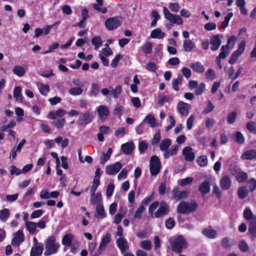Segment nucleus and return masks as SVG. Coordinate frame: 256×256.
Here are the masks:
<instances>
[{"instance_id": "f03ea898", "label": "nucleus", "mask_w": 256, "mask_h": 256, "mask_svg": "<svg viewBox=\"0 0 256 256\" xmlns=\"http://www.w3.org/2000/svg\"><path fill=\"white\" fill-rule=\"evenodd\" d=\"M171 246L174 252L180 254L188 247V243L182 236L180 235L171 243Z\"/></svg>"}, {"instance_id": "393cba45", "label": "nucleus", "mask_w": 256, "mask_h": 256, "mask_svg": "<svg viewBox=\"0 0 256 256\" xmlns=\"http://www.w3.org/2000/svg\"><path fill=\"white\" fill-rule=\"evenodd\" d=\"M165 35L164 32H162V30L157 28L153 30L150 33V37L152 38H162Z\"/></svg>"}, {"instance_id": "2f4dec72", "label": "nucleus", "mask_w": 256, "mask_h": 256, "mask_svg": "<svg viewBox=\"0 0 256 256\" xmlns=\"http://www.w3.org/2000/svg\"><path fill=\"white\" fill-rule=\"evenodd\" d=\"M202 234L210 238H214L216 237V232L212 229L205 228L202 230Z\"/></svg>"}, {"instance_id": "4be33fe9", "label": "nucleus", "mask_w": 256, "mask_h": 256, "mask_svg": "<svg viewBox=\"0 0 256 256\" xmlns=\"http://www.w3.org/2000/svg\"><path fill=\"white\" fill-rule=\"evenodd\" d=\"M236 5L240 9V13L243 16H247L248 14V10L246 8L245 0H236Z\"/></svg>"}, {"instance_id": "c9c22d12", "label": "nucleus", "mask_w": 256, "mask_h": 256, "mask_svg": "<svg viewBox=\"0 0 256 256\" xmlns=\"http://www.w3.org/2000/svg\"><path fill=\"white\" fill-rule=\"evenodd\" d=\"M98 114L102 118L104 116H106L108 114V108L104 106H100L97 108Z\"/></svg>"}, {"instance_id": "37998d69", "label": "nucleus", "mask_w": 256, "mask_h": 256, "mask_svg": "<svg viewBox=\"0 0 256 256\" xmlns=\"http://www.w3.org/2000/svg\"><path fill=\"white\" fill-rule=\"evenodd\" d=\"M95 216L96 218L104 217V210L102 204H98L96 206V213Z\"/></svg>"}, {"instance_id": "09e8293b", "label": "nucleus", "mask_w": 256, "mask_h": 256, "mask_svg": "<svg viewBox=\"0 0 256 256\" xmlns=\"http://www.w3.org/2000/svg\"><path fill=\"white\" fill-rule=\"evenodd\" d=\"M233 13L230 12L228 16H225L224 20L220 26V28L224 29L228 26L230 19L232 17Z\"/></svg>"}, {"instance_id": "9d476101", "label": "nucleus", "mask_w": 256, "mask_h": 256, "mask_svg": "<svg viewBox=\"0 0 256 256\" xmlns=\"http://www.w3.org/2000/svg\"><path fill=\"white\" fill-rule=\"evenodd\" d=\"M222 38V34H219L212 36L210 39V44H212L210 48L213 51H216L220 48L222 42L220 38Z\"/></svg>"}, {"instance_id": "69168bd1", "label": "nucleus", "mask_w": 256, "mask_h": 256, "mask_svg": "<svg viewBox=\"0 0 256 256\" xmlns=\"http://www.w3.org/2000/svg\"><path fill=\"white\" fill-rule=\"evenodd\" d=\"M40 92L43 95H46L50 91V87L48 85L41 84L40 88Z\"/></svg>"}, {"instance_id": "e2e57ef3", "label": "nucleus", "mask_w": 256, "mask_h": 256, "mask_svg": "<svg viewBox=\"0 0 256 256\" xmlns=\"http://www.w3.org/2000/svg\"><path fill=\"white\" fill-rule=\"evenodd\" d=\"M246 128L252 133H256V127L255 126V122H254L250 121L248 122L246 124Z\"/></svg>"}, {"instance_id": "ddd939ff", "label": "nucleus", "mask_w": 256, "mask_h": 256, "mask_svg": "<svg viewBox=\"0 0 256 256\" xmlns=\"http://www.w3.org/2000/svg\"><path fill=\"white\" fill-rule=\"evenodd\" d=\"M174 198L176 200L186 199L188 197V192L186 191H180L178 188L176 186L172 190Z\"/></svg>"}, {"instance_id": "4468645a", "label": "nucleus", "mask_w": 256, "mask_h": 256, "mask_svg": "<svg viewBox=\"0 0 256 256\" xmlns=\"http://www.w3.org/2000/svg\"><path fill=\"white\" fill-rule=\"evenodd\" d=\"M182 154L184 156L185 160L188 162H192L195 158V154L192 151V148L190 146H186L182 150Z\"/></svg>"}, {"instance_id": "ea45409f", "label": "nucleus", "mask_w": 256, "mask_h": 256, "mask_svg": "<svg viewBox=\"0 0 256 256\" xmlns=\"http://www.w3.org/2000/svg\"><path fill=\"white\" fill-rule=\"evenodd\" d=\"M122 91V87L120 85L117 86L115 88H112L110 90V94L114 98L118 97Z\"/></svg>"}, {"instance_id": "f8f14e48", "label": "nucleus", "mask_w": 256, "mask_h": 256, "mask_svg": "<svg viewBox=\"0 0 256 256\" xmlns=\"http://www.w3.org/2000/svg\"><path fill=\"white\" fill-rule=\"evenodd\" d=\"M190 105L182 102L178 103L177 108L179 112L183 116H186L188 115L189 110L190 108Z\"/></svg>"}, {"instance_id": "aec40b11", "label": "nucleus", "mask_w": 256, "mask_h": 256, "mask_svg": "<svg viewBox=\"0 0 256 256\" xmlns=\"http://www.w3.org/2000/svg\"><path fill=\"white\" fill-rule=\"evenodd\" d=\"M242 160H252L256 158V150H250L246 151L242 156Z\"/></svg>"}, {"instance_id": "f257e3e1", "label": "nucleus", "mask_w": 256, "mask_h": 256, "mask_svg": "<svg viewBox=\"0 0 256 256\" xmlns=\"http://www.w3.org/2000/svg\"><path fill=\"white\" fill-rule=\"evenodd\" d=\"M198 206L197 202L194 200L189 202H182L178 206L176 210L178 213L186 214L195 211Z\"/></svg>"}, {"instance_id": "4c0bfd02", "label": "nucleus", "mask_w": 256, "mask_h": 256, "mask_svg": "<svg viewBox=\"0 0 256 256\" xmlns=\"http://www.w3.org/2000/svg\"><path fill=\"white\" fill-rule=\"evenodd\" d=\"M248 174L246 172H240L237 174L236 176V180L240 183L245 182L248 179Z\"/></svg>"}, {"instance_id": "f3484780", "label": "nucleus", "mask_w": 256, "mask_h": 256, "mask_svg": "<svg viewBox=\"0 0 256 256\" xmlns=\"http://www.w3.org/2000/svg\"><path fill=\"white\" fill-rule=\"evenodd\" d=\"M135 148L133 142H126L121 146V148L123 152L126 154H131Z\"/></svg>"}, {"instance_id": "39448f33", "label": "nucleus", "mask_w": 256, "mask_h": 256, "mask_svg": "<svg viewBox=\"0 0 256 256\" xmlns=\"http://www.w3.org/2000/svg\"><path fill=\"white\" fill-rule=\"evenodd\" d=\"M163 12L165 18L170 22L173 24H176L178 25H180L182 24V19L179 15L174 14L170 13L165 6L163 8Z\"/></svg>"}, {"instance_id": "864d4df0", "label": "nucleus", "mask_w": 256, "mask_h": 256, "mask_svg": "<svg viewBox=\"0 0 256 256\" xmlns=\"http://www.w3.org/2000/svg\"><path fill=\"white\" fill-rule=\"evenodd\" d=\"M140 246L146 250H150L152 248V242L149 240H143L140 242Z\"/></svg>"}, {"instance_id": "dca6fc26", "label": "nucleus", "mask_w": 256, "mask_h": 256, "mask_svg": "<svg viewBox=\"0 0 256 256\" xmlns=\"http://www.w3.org/2000/svg\"><path fill=\"white\" fill-rule=\"evenodd\" d=\"M118 248L122 253L126 252L128 248V244L126 240L123 237H120L116 242Z\"/></svg>"}, {"instance_id": "774afa93", "label": "nucleus", "mask_w": 256, "mask_h": 256, "mask_svg": "<svg viewBox=\"0 0 256 256\" xmlns=\"http://www.w3.org/2000/svg\"><path fill=\"white\" fill-rule=\"evenodd\" d=\"M196 88L195 94L196 96L200 95L205 90V84L204 83H201Z\"/></svg>"}, {"instance_id": "5fc2aeb1", "label": "nucleus", "mask_w": 256, "mask_h": 256, "mask_svg": "<svg viewBox=\"0 0 256 256\" xmlns=\"http://www.w3.org/2000/svg\"><path fill=\"white\" fill-rule=\"evenodd\" d=\"M198 164L200 166H206L208 164V159L206 156H198L197 159Z\"/></svg>"}, {"instance_id": "cd10ccee", "label": "nucleus", "mask_w": 256, "mask_h": 256, "mask_svg": "<svg viewBox=\"0 0 256 256\" xmlns=\"http://www.w3.org/2000/svg\"><path fill=\"white\" fill-rule=\"evenodd\" d=\"M171 144V140L169 138H164L162 140L160 144V150L166 152L168 148Z\"/></svg>"}, {"instance_id": "a18cd8bd", "label": "nucleus", "mask_w": 256, "mask_h": 256, "mask_svg": "<svg viewBox=\"0 0 256 256\" xmlns=\"http://www.w3.org/2000/svg\"><path fill=\"white\" fill-rule=\"evenodd\" d=\"M10 215V212L8 208H4L0 211V219L2 222H6Z\"/></svg>"}, {"instance_id": "7ed1b4c3", "label": "nucleus", "mask_w": 256, "mask_h": 256, "mask_svg": "<svg viewBox=\"0 0 256 256\" xmlns=\"http://www.w3.org/2000/svg\"><path fill=\"white\" fill-rule=\"evenodd\" d=\"M59 247L60 244L56 242L55 236H50L46 242L44 254L48 256L56 253Z\"/></svg>"}, {"instance_id": "c85d7f7f", "label": "nucleus", "mask_w": 256, "mask_h": 256, "mask_svg": "<svg viewBox=\"0 0 256 256\" xmlns=\"http://www.w3.org/2000/svg\"><path fill=\"white\" fill-rule=\"evenodd\" d=\"M183 80V76L182 74H179L176 78H173L172 80V88L176 91L180 90L178 85L180 84Z\"/></svg>"}, {"instance_id": "de8ad7c7", "label": "nucleus", "mask_w": 256, "mask_h": 256, "mask_svg": "<svg viewBox=\"0 0 256 256\" xmlns=\"http://www.w3.org/2000/svg\"><path fill=\"white\" fill-rule=\"evenodd\" d=\"M90 202L94 204L97 205L98 204H101V194L100 193H96L91 195Z\"/></svg>"}, {"instance_id": "412c9836", "label": "nucleus", "mask_w": 256, "mask_h": 256, "mask_svg": "<svg viewBox=\"0 0 256 256\" xmlns=\"http://www.w3.org/2000/svg\"><path fill=\"white\" fill-rule=\"evenodd\" d=\"M74 238V236L72 234H67L62 238V244L65 246H70L72 244Z\"/></svg>"}, {"instance_id": "7c9ffc66", "label": "nucleus", "mask_w": 256, "mask_h": 256, "mask_svg": "<svg viewBox=\"0 0 256 256\" xmlns=\"http://www.w3.org/2000/svg\"><path fill=\"white\" fill-rule=\"evenodd\" d=\"M195 47V44L190 40H186L184 41L183 48L185 52H189Z\"/></svg>"}, {"instance_id": "473e14b6", "label": "nucleus", "mask_w": 256, "mask_h": 256, "mask_svg": "<svg viewBox=\"0 0 256 256\" xmlns=\"http://www.w3.org/2000/svg\"><path fill=\"white\" fill-rule=\"evenodd\" d=\"M13 72L16 75L21 77L24 75L26 73V70L22 66H16L13 68Z\"/></svg>"}, {"instance_id": "338daca9", "label": "nucleus", "mask_w": 256, "mask_h": 256, "mask_svg": "<svg viewBox=\"0 0 256 256\" xmlns=\"http://www.w3.org/2000/svg\"><path fill=\"white\" fill-rule=\"evenodd\" d=\"M148 144L144 141H141L138 143V150L140 154L144 153L148 148Z\"/></svg>"}, {"instance_id": "c756f323", "label": "nucleus", "mask_w": 256, "mask_h": 256, "mask_svg": "<svg viewBox=\"0 0 256 256\" xmlns=\"http://www.w3.org/2000/svg\"><path fill=\"white\" fill-rule=\"evenodd\" d=\"M190 67L198 73H201L204 71V66L199 62L191 64Z\"/></svg>"}, {"instance_id": "3c124183", "label": "nucleus", "mask_w": 256, "mask_h": 256, "mask_svg": "<svg viewBox=\"0 0 256 256\" xmlns=\"http://www.w3.org/2000/svg\"><path fill=\"white\" fill-rule=\"evenodd\" d=\"M69 94L72 96H78L81 94L83 90L81 88H72L69 90Z\"/></svg>"}, {"instance_id": "052dcab7", "label": "nucleus", "mask_w": 256, "mask_h": 256, "mask_svg": "<svg viewBox=\"0 0 256 256\" xmlns=\"http://www.w3.org/2000/svg\"><path fill=\"white\" fill-rule=\"evenodd\" d=\"M161 138V136L160 130H158L154 134V138L152 140V145H156L159 143Z\"/></svg>"}, {"instance_id": "8fccbe9b", "label": "nucleus", "mask_w": 256, "mask_h": 256, "mask_svg": "<svg viewBox=\"0 0 256 256\" xmlns=\"http://www.w3.org/2000/svg\"><path fill=\"white\" fill-rule=\"evenodd\" d=\"M14 96L18 101H22L21 88L20 86H16L14 91Z\"/></svg>"}, {"instance_id": "bb28decb", "label": "nucleus", "mask_w": 256, "mask_h": 256, "mask_svg": "<svg viewBox=\"0 0 256 256\" xmlns=\"http://www.w3.org/2000/svg\"><path fill=\"white\" fill-rule=\"evenodd\" d=\"M244 216L250 222L256 221V217L254 216L249 208H246L244 212Z\"/></svg>"}, {"instance_id": "4d7b16f0", "label": "nucleus", "mask_w": 256, "mask_h": 256, "mask_svg": "<svg viewBox=\"0 0 256 256\" xmlns=\"http://www.w3.org/2000/svg\"><path fill=\"white\" fill-rule=\"evenodd\" d=\"M145 210V208L144 206H140L136 210L134 215V218H138L140 219L142 218V214L144 212Z\"/></svg>"}, {"instance_id": "bf43d9fd", "label": "nucleus", "mask_w": 256, "mask_h": 256, "mask_svg": "<svg viewBox=\"0 0 256 256\" xmlns=\"http://www.w3.org/2000/svg\"><path fill=\"white\" fill-rule=\"evenodd\" d=\"M66 120L64 118L58 119L52 122V124L56 128H59L63 127L65 124Z\"/></svg>"}, {"instance_id": "680f3d73", "label": "nucleus", "mask_w": 256, "mask_h": 256, "mask_svg": "<svg viewBox=\"0 0 256 256\" xmlns=\"http://www.w3.org/2000/svg\"><path fill=\"white\" fill-rule=\"evenodd\" d=\"M170 97L165 95H160L158 96V104L159 105L162 106L163 104L169 100Z\"/></svg>"}, {"instance_id": "6e6d98bb", "label": "nucleus", "mask_w": 256, "mask_h": 256, "mask_svg": "<svg viewBox=\"0 0 256 256\" xmlns=\"http://www.w3.org/2000/svg\"><path fill=\"white\" fill-rule=\"evenodd\" d=\"M160 204L158 202H154L150 206L148 212L152 216L154 217V212L160 206Z\"/></svg>"}, {"instance_id": "603ef678", "label": "nucleus", "mask_w": 256, "mask_h": 256, "mask_svg": "<svg viewBox=\"0 0 256 256\" xmlns=\"http://www.w3.org/2000/svg\"><path fill=\"white\" fill-rule=\"evenodd\" d=\"M227 46H222L221 48L220 51V54L217 57L219 58H220L224 59L225 58L226 56H228V48H226Z\"/></svg>"}, {"instance_id": "423d86ee", "label": "nucleus", "mask_w": 256, "mask_h": 256, "mask_svg": "<svg viewBox=\"0 0 256 256\" xmlns=\"http://www.w3.org/2000/svg\"><path fill=\"white\" fill-rule=\"evenodd\" d=\"M94 118L92 112H86L80 114L77 124L79 126L86 125L90 123Z\"/></svg>"}, {"instance_id": "13d9d810", "label": "nucleus", "mask_w": 256, "mask_h": 256, "mask_svg": "<svg viewBox=\"0 0 256 256\" xmlns=\"http://www.w3.org/2000/svg\"><path fill=\"white\" fill-rule=\"evenodd\" d=\"M152 45L150 42H147L144 44L143 48L142 51L145 54H150L152 52Z\"/></svg>"}, {"instance_id": "58836bf2", "label": "nucleus", "mask_w": 256, "mask_h": 256, "mask_svg": "<svg viewBox=\"0 0 256 256\" xmlns=\"http://www.w3.org/2000/svg\"><path fill=\"white\" fill-rule=\"evenodd\" d=\"M238 194L240 199H244L248 196V191L244 186L240 187L238 189Z\"/></svg>"}, {"instance_id": "b1692460", "label": "nucleus", "mask_w": 256, "mask_h": 256, "mask_svg": "<svg viewBox=\"0 0 256 256\" xmlns=\"http://www.w3.org/2000/svg\"><path fill=\"white\" fill-rule=\"evenodd\" d=\"M178 150V146L176 145L172 146L170 149L166 151L164 154V156L165 158H168L170 156H172L176 154Z\"/></svg>"}, {"instance_id": "1a4fd4ad", "label": "nucleus", "mask_w": 256, "mask_h": 256, "mask_svg": "<svg viewBox=\"0 0 256 256\" xmlns=\"http://www.w3.org/2000/svg\"><path fill=\"white\" fill-rule=\"evenodd\" d=\"M122 164L120 162H116L114 164L107 166L106 172L108 175H114L117 174L122 168Z\"/></svg>"}, {"instance_id": "5701e85b", "label": "nucleus", "mask_w": 256, "mask_h": 256, "mask_svg": "<svg viewBox=\"0 0 256 256\" xmlns=\"http://www.w3.org/2000/svg\"><path fill=\"white\" fill-rule=\"evenodd\" d=\"M43 245H38L32 247L30 251V256H39L43 252Z\"/></svg>"}, {"instance_id": "a878e982", "label": "nucleus", "mask_w": 256, "mask_h": 256, "mask_svg": "<svg viewBox=\"0 0 256 256\" xmlns=\"http://www.w3.org/2000/svg\"><path fill=\"white\" fill-rule=\"evenodd\" d=\"M222 246L226 249L230 248L234 244V240L230 238L226 237L221 241Z\"/></svg>"}, {"instance_id": "6ab92c4d", "label": "nucleus", "mask_w": 256, "mask_h": 256, "mask_svg": "<svg viewBox=\"0 0 256 256\" xmlns=\"http://www.w3.org/2000/svg\"><path fill=\"white\" fill-rule=\"evenodd\" d=\"M210 178L202 182L198 187L199 191L203 194H206L210 191Z\"/></svg>"}, {"instance_id": "9b49d317", "label": "nucleus", "mask_w": 256, "mask_h": 256, "mask_svg": "<svg viewBox=\"0 0 256 256\" xmlns=\"http://www.w3.org/2000/svg\"><path fill=\"white\" fill-rule=\"evenodd\" d=\"M24 240V236L21 230H18L14 234V238L12 240V244L16 247L18 246Z\"/></svg>"}, {"instance_id": "6e6552de", "label": "nucleus", "mask_w": 256, "mask_h": 256, "mask_svg": "<svg viewBox=\"0 0 256 256\" xmlns=\"http://www.w3.org/2000/svg\"><path fill=\"white\" fill-rule=\"evenodd\" d=\"M120 24V22L116 17L108 18L106 20L104 23L105 26L110 30L116 28Z\"/></svg>"}, {"instance_id": "20e7f679", "label": "nucleus", "mask_w": 256, "mask_h": 256, "mask_svg": "<svg viewBox=\"0 0 256 256\" xmlns=\"http://www.w3.org/2000/svg\"><path fill=\"white\" fill-rule=\"evenodd\" d=\"M160 162L159 158L156 156H153L150 160V168L151 174L153 176L157 175L160 170Z\"/></svg>"}, {"instance_id": "a211bd4d", "label": "nucleus", "mask_w": 256, "mask_h": 256, "mask_svg": "<svg viewBox=\"0 0 256 256\" xmlns=\"http://www.w3.org/2000/svg\"><path fill=\"white\" fill-rule=\"evenodd\" d=\"M111 240V235L110 233H108L106 236L102 238L101 242L99 246L98 252L99 254H100L103 250L106 248V245Z\"/></svg>"}, {"instance_id": "a19ab883", "label": "nucleus", "mask_w": 256, "mask_h": 256, "mask_svg": "<svg viewBox=\"0 0 256 256\" xmlns=\"http://www.w3.org/2000/svg\"><path fill=\"white\" fill-rule=\"evenodd\" d=\"M248 232L252 234L253 240L256 238V221L250 222L248 226Z\"/></svg>"}, {"instance_id": "79ce46f5", "label": "nucleus", "mask_w": 256, "mask_h": 256, "mask_svg": "<svg viewBox=\"0 0 256 256\" xmlns=\"http://www.w3.org/2000/svg\"><path fill=\"white\" fill-rule=\"evenodd\" d=\"M26 226L30 234H34L35 232L36 228V223L32 222L26 221Z\"/></svg>"}, {"instance_id": "c03bdc74", "label": "nucleus", "mask_w": 256, "mask_h": 256, "mask_svg": "<svg viewBox=\"0 0 256 256\" xmlns=\"http://www.w3.org/2000/svg\"><path fill=\"white\" fill-rule=\"evenodd\" d=\"M100 86L96 83H93L92 84L91 88L90 91V96H96L99 94Z\"/></svg>"}, {"instance_id": "49530a36", "label": "nucleus", "mask_w": 256, "mask_h": 256, "mask_svg": "<svg viewBox=\"0 0 256 256\" xmlns=\"http://www.w3.org/2000/svg\"><path fill=\"white\" fill-rule=\"evenodd\" d=\"M92 43L94 46V48L97 50L102 45V40L100 36H95L92 39Z\"/></svg>"}, {"instance_id": "e433bc0d", "label": "nucleus", "mask_w": 256, "mask_h": 256, "mask_svg": "<svg viewBox=\"0 0 256 256\" xmlns=\"http://www.w3.org/2000/svg\"><path fill=\"white\" fill-rule=\"evenodd\" d=\"M144 122H146L150 126L154 128L156 126V120L152 114H148L144 120Z\"/></svg>"}, {"instance_id": "0e129e2a", "label": "nucleus", "mask_w": 256, "mask_h": 256, "mask_svg": "<svg viewBox=\"0 0 256 256\" xmlns=\"http://www.w3.org/2000/svg\"><path fill=\"white\" fill-rule=\"evenodd\" d=\"M193 178L192 177H187L180 180L179 184L180 186H184L192 182Z\"/></svg>"}, {"instance_id": "0eeeda50", "label": "nucleus", "mask_w": 256, "mask_h": 256, "mask_svg": "<svg viewBox=\"0 0 256 256\" xmlns=\"http://www.w3.org/2000/svg\"><path fill=\"white\" fill-rule=\"evenodd\" d=\"M170 210V207L168 205L164 202H162L160 204V206L158 210L154 214V217L156 218H160L166 215Z\"/></svg>"}, {"instance_id": "2eb2a0df", "label": "nucleus", "mask_w": 256, "mask_h": 256, "mask_svg": "<svg viewBox=\"0 0 256 256\" xmlns=\"http://www.w3.org/2000/svg\"><path fill=\"white\" fill-rule=\"evenodd\" d=\"M232 185V180L228 176H224L222 177L220 180V186L223 190H228Z\"/></svg>"}, {"instance_id": "f704fd0d", "label": "nucleus", "mask_w": 256, "mask_h": 256, "mask_svg": "<svg viewBox=\"0 0 256 256\" xmlns=\"http://www.w3.org/2000/svg\"><path fill=\"white\" fill-rule=\"evenodd\" d=\"M232 137L236 142L242 144L244 142V138L240 132H236Z\"/></svg>"}, {"instance_id": "72a5a7b5", "label": "nucleus", "mask_w": 256, "mask_h": 256, "mask_svg": "<svg viewBox=\"0 0 256 256\" xmlns=\"http://www.w3.org/2000/svg\"><path fill=\"white\" fill-rule=\"evenodd\" d=\"M112 148H108L106 154L104 152L102 153V156L100 158V163L101 164H104L105 162L110 159L112 154Z\"/></svg>"}]
</instances>
